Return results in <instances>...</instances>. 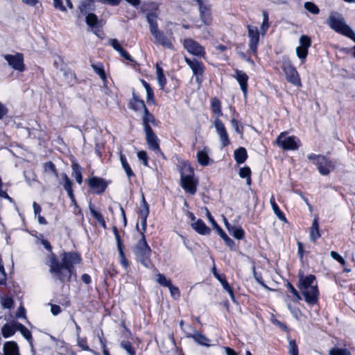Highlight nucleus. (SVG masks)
Here are the masks:
<instances>
[{
    "instance_id": "52",
    "label": "nucleus",
    "mask_w": 355,
    "mask_h": 355,
    "mask_svg": "<svg viewBox=\"0 0 355 355\" xmlns=\"http://www.w3.org/2000/svg\"><path fill=\"white\" fill-rule=\"evenodd\" d=\"M121 347L124 349L130 355H135V351L132 345V344L129 341H122L121 343Z\"/></svg>"
},
{
    "instance_id": "46",
    "label": "nucleus",
    "mask_w": 355,
    "mask_h": 355,
    "mask_svg": "<svg viewBox=\"0 0 355 355\" xmlns=\"http://www.w3.org/2000/svg\"><path fill=\"white\" fill-rule=\"evenodd\" d=\"M304 8L306 10H307L309 12L313 15H318L320 12L319 8L313 3L312 2H305L304 3Z\"/></svg>"
},
{
    "instance_id": "30",
    "label": "nucleus",
    "mask_w": 355,
    "mask_h": 355,
    "mask_svg": "<svg viewBox=\"0 0 355 355\" xmlns=\"http://www.w3.org/2000/svg\"><path fill=\"white\" fill-rule=\"evenodd\" d=\"M270 203L271 205L272 209L274 211V213L276 214L277 218L284 222L286 221V218L285 216L284 215L283 212L279 209L277 205L275 202V197L273 196H271L270 199Z\"/></svg>"
},
{
    "instance_id": "4",
    "label": "nucleus",
    "mask_w": 355,
    "mask_h": 355,
    "mask_svg": "<svg viewBox=\"0 0 355 355\" xmlns=\"http://www.w3.org/2000/svg\"><path fill=\"white\" fill-rule=\"evenodd\" d=\"M327 24L334 31L355 41V33L346 24L341 14L337 12H331L327 19Z\"/></svg>"
},
{
    "instance_id": "43",
    "label": "nucleus",
    "mask_w": 355,
    "mask_h": 355,
    "mask_svg": "<svg viewBox=\"0 0 355 355\" xmlns=\"http://www.w3.org/2000/svg\"><path fill=\"white\" fill-rule=\"evenodd\" d=\"M77 345L78 347H80L83 350L88 351L90 352H92L93 354H96L95 352L92 350L87 344V340L84 338H80L79 336H78L77 338Z\"/></svg>"
},
{
    "instance_id": "58",
    "label": "nucleus",
    "mask_w": 355,
    "mask_h": 355,
    "mask_svg": "<svg viewBox=\"0 0 355 355\" xmlns=\"http://www.w3.org/2000/svg\"><path fill=\"white\" fill-rule=\"evenodd\" d=\"M330 256L332 259L338 261L343 266L345 265V259L336 252L331 251L330 252Z\"/></svg>"
},
{
    "instance_id": "7",
    "label": "nucleus",
    "mask_w": 355,
    "mask_h": 355,
    "mask_svg": "<svg viewBox=\"0 0 355 355\" xmlns=\"http://www.w3.org/2000/svg\"><path fill=\"white\" fill-rule=\"evenodd\" d=\"M183 46L190 54L200 57L205 56V51L204 47L191 38L184 40Z\"/></svg>"
},
{
    "instance_id": "36",
    "label": "nucleus",
    "mask_w": 355,
    "mask_h": 355,
    "mask_svg": "<svg viewBox=\"0 0 355 355\" xmlns=\"http://www.w3.org/2000/svg\"><path fill=\"white\" fill-rule=\"evenodd\" d=\"M211 108L212 112L217 114V117L219 118L223 115L220 102L218 99L216 98L211 99Z\"/></svg>"
},
{
    "instance_id": "34",
    "label": "nucleus",
    "mask_w": 355,
    "mask_h": 355,
    "mask_svg": "<svg viewBox=\"0 0 355 355\" xmlns=\"http://www.w3.org/2000/svg\"><path fill=\"white\" fill-rule=\"evenodd\" d=\"M150 123H155V117L148 112V109H145V112H144L143 115V125L144 130H146V127H150Z\"/></svg>"
},
{
    "instance_id": "56",
    "label": "nucleus",
    "mask_w": 355,
    "mask_h": 355,
    "mask_svg": "<svg viewBox=\"0 0 355 355\" xmlns=\"http://www.w3.org/2000/svg\"><path fill=\"white\" fill-rule=\"evenodd\" d=\"M239 174L240 178H245L251 175V170L248 166L242 167L240 168Z\"/></svg>"
},
{
    "instance_id": "26",
    "label": "nucleus",
    "mask_w": 355,
    "mask_h": 355,
    "mask_svg": "<svg viewBox=\"0 0 355 355\" xmlns=\"http://www.w3.org/2000/svg\"><path fill=\"white\" fill-rule=\"evenodd\" d=\"M146 19L150 25V32L152 35L159 31L157 24V15L154 12L148 13Z\"/></svg>"
},
{
    "instance_id": "47",
    "label": "nucleus",
    "mask_w": 355,
    "mask_h": 355,
    "mask_svg": "<svg viewBox=\"0 0 355 355\" xmlns=\"http://www.w3.org/2000/svg\"><path fill=\"white\" fill-rule=\"evenodd\" d=\"M156 282L160 284L161 286L168 287L171 284V282L169 279H167L166 277L161 274L159 273L157 275Z\"/></svg>"
},
{
    "instance_id": "3",
    "label": "nucleus",
    "mask_w": 355,
    "mask_h": 355,
    "mask_svg": "<svg viewBox=\"0 0 355 355\" xmlns=\"http://www.w3.org/2000/svg\"><path fill=\"white\" fill-rule=\"evenodd\" d=\"M137 228L140 232L141 237L134 246L133 252L137 261L141 263L144 267L150 268L153 267V264L150 259L151 249L146 241L144 234L146 232L140 231L138 226H137Z\"/></svg>"
},
{
    "instance_id": "6",
    "label": "nucleus",
    "mask_w": 355,
    "mask_h": 355,
    "mask_svg": "<svg viewBox=\"0 0 355 355\" xmlns=\"http://www.w3.org/2000/svg\"><path fill=\"white\" fill-rule=\"evenodd\" d=\"M286 132H282L277 138V144L284 150H297L300 146V140L294 136L286 137Z\"/></svg>"
},
{
    "instance_id": "15",
    "label": "nucleus",
    "mask_w": 355,
    "mask_h": 355,
    "mask_svg": "<svg viewBox=\"0 0 355 355\" xmlns=\"http://www.w3.org/2000/svg\"><path fill=\"white\" fill-rule=\"evenodd\" d=\"M89 187L97 194H101L105 191L107 184L106 182L100 178L92 177L87 180Z\"/></svg>"
},
{
    "instance_id": "60",
    "label": "nucleus",
    "mask_w": 355,
    "mask_h": 355,
    "mask_svg": "<svg viewBox=\"0 0 355 355\" xmlns=\"http://www.w3.org/2000/svg\"><path fill=\"white\" fill-rule=\"evenodd\" d=\"M137 157L139 159L141 160L144 165L148 166V156L146 151L141 150L137 153Z\"/></svg>"
},
{
    "instance_id": "5",
    "label": "nucleus",
    "mask_w": 355,
    "mask_h": 355,
    "mask_svg": "<svg viewBox=\"0 0 355 355\" xmlns=\"http://www.w3.org/2000/svg\"><path fill=\"white\" fill-rule=\"evenodd\" d=\"M181 186L187 193L194 195L196 192L197 182L194 180V172L189 165H184L180 176Z\"/></svg>"
},
{
    "instance_id": "64",
    "label": "nucleus",
    "mask_w": 355,
    "mask_h": 355,
    "mask_svg": "<svg viewBox=\"0 0 355 355\" xmlns=\"http://www.w3.org/2000/svg\"><path fill=\"white\" fill-rule=\"evenodd\" d=\"M286 286L288 289L290 291V292L292 293L297 297V300H301L300 294L290 282L287 283Z\"/></svg>"
},
{
    "instance_id": "2",
    "label": "nucleus",
    "mask_w": 355,
    "mask_h": 355,
    "mask_svg": "<svg viewBox=\"0 0 355 355\" xmlns=\"http://www.w3.org/2000/svg\"><path fill=\"white\" fill-rule=\"evenodd\" d=\"M298 288L303 295L306 302L313 305L318 302L319 291L315 277L313 275L304 276L300 275Z\"/></svg>"
},
{
    "instance_id": "51",
    "label": "nucleus",
    "mask_w": 355,
    "mask_h": 355,
    "mask_svg": "<svg viewBox=\"0 0 355 355\" xmlns=\"http://www.w3.org/2000/svg\"><path fill=\"white\" fill-rule=\"evenodd\" d=\"M13 300L10 297H1V304L3 309H11L13 305Z\"/></svg>"
},
{
    "instance_id": "41",
    "label": "nucleus",
    "mask_w": 355,
    "mask_h": 355,
    "mask_svg": "<svg viewBox=\"0 0 355 355\" xmlns=\"http://www.w3.org/2000/svg\"><path fill=\"white\" fill-rule=\"evenodd\" d=\"M85 22L89 27L94 28L97 25L98 19L95 14L88 13L85 17Z\"/></svg>"
},
{
    "instance_id": "24",
    "label": "nucleus",
    "mask_w": 355,
    "mask_h": 355,
    "mask_svg": "<svg viewBox=\"0 0 355 355\" xmlns=\"http://www.w3.org/2000/svg\"><path fill=\"white\" fill-rule=\"evenodd\" d=\"M187 338H191L193 339L195 342L198 343L200 345L209 347V339L207 338L205 335L199 333L197 331H194L193 334H189L187 336Z\"/></svg>"
},
{
    "instance_id": "23",
    "label": "nucleus",
    "mask_w": 355,
    "mask_h": 355,
    "mask_svg": "<svg viewBox=\"0 0 355 355\" xmlns=\"http://www.w3.org/2000/svg\"><path fill=\"white\" fill-rule=\"evenodd\" d=\"M2 355H20L17 344L14 341L6 342L3 345Z\"/></svg>"
},
{
    "instance_id": "31",
    "label": "nucleus",
    "mask_w": 355,
    "mask_h": 355,
    "mask_svg": "<svg viewBox=\"0 0 355 355\" xmlns=\"http://www.w3.org/2000/svg\"><path fill=\"white\" fill-rule=\"evenodd\" d=\"M120 162L128 178L130 179V178L135 176L133 171H132L128 163L127 162L125 156L123 154H122V153H120Z\"/></svg>"
},
{
    "instance_id": "35",
    "label": "nucleus",
    "mask_w": 355,
    "mask_h": 355,
    "mask_svg": "<svg viewBox=\"0 0 355 355\" xmlns=\"http://www.w3.org/2000/svg\"><path fill=\"white\" fill-rule=\"evenodd\" d=\"M198 163L202 166H207L209 164V157L205 150H200L197 153Z\"/></svg>"
},
{
    "instance_id": "50",
    "label": "nucleus",
    "mask_w": 355,
    "mask_h": 355,
    "mask_svg": "<svg viewBox=\"0 0 355 355\" xmlns=\"http://www.w3.org/2000/svg\"><path fill=\"white\" fill-rule=\"evenodd\" d=\"M62 184L63 187L65 189V191H68L72 189V182L69 178L67 175L66 173H63L62 175Z\"/></svg>"
},
{
    "instance_id": "14",
    "label": "nucleus",
    "mask_w": 355,
    "mask_h": 355,
    "mask_svg": "<svg viewBox=\"0 0 355 355\" xmlns=\"http://www.w3.org/2000/svg\"><path fill=\"white\" fill-rule=\"evenodd\" d=\"M214 127L218 135L220 137V142L222 144L223 147L227 146L230 144V140L228 138V135L227 133L226 129L222 121L216 117L214 121Z\"/></svg>"
},
{
    "instance_id": "63",
    "label": "nucleus",
    "mask_w": 355,
    "mask_h": 355,
    "mask_svg": "<svg viewBox=\"0 0 355 355\" xmlns=\"http://www.w3.org/2000/svg\"><path fill=\"white\" fill-rule=\"evenodd\" d=\"M98 2L103 3V4H107L112 6H118L121 0H96Z\"/></svg>"
},
{
    "instance_id": "10",
    "label": "nucleus",
    "mask_w": 355,
    "mask_h": 355,
    "mask_svg": "<svg viewBox=\"0 0 355 355\" xmlns=\"http://www.w3.org/2000/svg\"><path fill=\"white\" fill-rule=\"evenodd\" d=\"M155 37V44L161 45L164 48L174 50V46L172 40H174L173 33L170 32L169 37H167L163 32L158 31L153 35Z\"/></svg>"
},
{
    "instance_id": "8",
    "label": "nucleus",
    "mask_w": 355,
    "mask_h": 355,
    "mask_svg": "<svg viewBox=\"0 0 355 355\" xmlns=\"http://www.w3.org/2000/svg\"><path fill=\"white\" fill-rule=\"evenodd\" d=\"M299 41L300 45L296 48L295 52L302 63H304L308 55V49L310 47L311 42L310 37L306 35H302Z\"/></svg>"
},
{
    "instance_id": "45",
    "label": "nucleus",
    "mask_w": 355,
    "mask_h": 355,
    "mask_svg": "<svg viewBox=\"0 0 355 355\" xmlns=\"http://www.w3.org/2000/svg\"><path fill=\"white\" fill-rule=\"evenodd\" d=\"M141 83L144 85V88L146 90L147 102L148 103L153 102V101H154V99H153L154 94H153V89H151V87L149 85V84L147 83L145 80H141Z\"/></svg>"
},
{
    "instance_id": "28",
    "label": "nucleus",
    "mask_w": 355,
    "mask_h": 355,
    "mask_svg": "<svg viewBox=\"0 0 355 355\" xmlns=\"http://www.w3.org/2000/svg\"><path fill=\"white\" fill-rule=\"evenodd\" d=\"M234 157L236 163L239 164L243 163L248 157V154L245 148L240 147L238 149H236L234 151Z\"/></svg>"
},
{
    "instance_id": "12",
    "label": "nucleus",
    "mask_w": 355,
    "mask_h": 355,
    "mask_svg": "<svg viewBox=\"0 0 355 355\" xmlns=\"http://www.w3.org/2000/svg\"><path fill=\"white\" fill-rule=\"evenodd\" d=\"M284 71L288 82L300 87L302 85L299 74L295 68L290 63L284 64Z\"/></svg>"
},
{
    "instance_id": "17",
    "label": "nucleus",
    "mask_w": 355,
    "mask_h": 355,
    "mask_svg": "<svg viewBox=\"0 0 355 355\" xmlns=\"http://www.w3.org/2000/svg\"><path fill=\"white\" fill-rule=\"evenodd\" d=\"M185 62L192 70L193 74L196 76V80L200 81V76H202L204 72V66L201 62L193 59L191 60L187 57H185Z\"/></svg>"
},
{
    "instance_id": "39",
    "label": "nucleus",
    "mask_w": 355,
    "mask_h": 355,
    "mask_svg": "<svg viewBox=\"0 0 355 355\" xmlns=\"http://www.w3.org/2000/svg\"><path fill=\"white\" fill-rule=\"evenodd\" d=\"M72 176L75 178L76 182L80 184L83 182V177L80 166L78 164H73L72 165Z\"/></svg>"
},
{
    "instance_id": "57",
    "label": "nucleus",
    "mask_w": 355,
    "mask_h": 355,
    "mask_svg": "<svg viewBox=\"0 0 355 355\" xmlns=\"http://www.w3.org/2000/svg\"><path fill=\"white\" fill-rule=\"evenodd\" d=\"M120 257V262L124 268H128L129 266L128 260L125 259V254L123 248L118 250Z\"/></svg>"
},
{
    "instance_id": "18",
    "label": "nucleus",
    "mask_w": 355,
    "mask_h": 355,
    "mask_svg": "<svg viewBox=\"0 0 355 355\" xmlns=\"http://www.w3.org/2000/svg\"><path fill=\"white\" fill-rule=\"evenodd\" d=\"M199 7L200 17L205 24H209L211 22V10L208 5L204 3L202 0H195Z\"/></svg>"
},
{
    "instance_id": "16",
    "label": "nucleus",
    "mask_w": 355,
    "mask_h": 355,
    "mask_svg": "<svg viewBox=\"0 0 355 355\" xmlns=\"http://www.w3.org/2000/svg\"><path fill=\"white\" fill-rule=\"evenodd\" d=\"M248 34L250 39L249 49L254 54L259 42V33L257 27L248 26Z\"/></svg>"
},
{
    "instance_id": "19",
    "label": "nucleus",
    "mask_w": 355,
    "mask_h": 355,
    "mask_svg": "<svg viewBox=\"0 0 355 355\" xmlns=\"http://www.w3.org/2000/svg\"><path fill=\"white\" fill-rule=\"evenodd\" d=\"M149 214V206L144 196H142L141 203L139 207V216L141 218V231L146 232L147 227V218Z\"/></svg>"
},
{
    "instance_id": "32",
    "label": "nucleus",
    "mask_w": 355,
    "mask_h": 355,
    "mask_svg": "<svg viewBox=\"0 0 355 355\" xmlns=\"http://www.w3.org/2000/svg\"><path fill=\"white\" fill-rule=\"evenodd\" d=\"M15 327L17 330L19 331L21 335L28 340L31 341L32 338V335L31 331L22 324L19 322L15 323Z\"/></svg>"
},
{
    "instance_id": "38",
    "label": "nucleus",
    "mask_w": 355,
    "mask_h": 355,
    "mask_svg": "<svg viewBox=\"0 0 355 355\" xmlns=\"http://www.w3.org/2000/svg\"><path fill=\"white\" fill-rule=\"evenodd\" d=\"M262 15H263V22L261 25L260 30H261V35H264L270 26L269 25V17H268V14L267 11H266V10H263L262 12Z\"/></svg>"
},
{
    "instance_id": "49",
    "label": "nucleus",
    "mask_w": 355,
    "mask_h": 355,
    "mask_svg": "<svg viewBox=\"0 0 355 355\" xmlns=\"http://www.w3.org/2000/svg\"><path fill=\"white\" fill-rule=\"evenodd\" d=\"M329 355H352L351 352L347 349L332 348L329 350Z\"/></svg>"
},
{
    "instance_id": "40",
    "label": "nucleus",
    "mask_w": 355,
    "mask_h": 355,
    "mask_svg": "<svg viewBox=\"0 0 355 355\" xmlns=\"http://www.w3.org/2000/svg\"><path fill=\"white\" fill-rule=\"evenodd\" d=\"M62 75L64 76V80L68 84H73L75 83L76 76L75 74L70 70L61 69Z\"/></svg>"
},
{
    "instance_id": "42",
    "label": "nucleus",
    "mask_w": 355,
    "mask_h": 355,
    "mask_svg": "<svg viewBox=\"0 0 355 355\" xmlns=\"http://www.w3.org/2000/svg\"><path fill=\"white\" fill-rule=\"evenodd\" d=\"M92 67L94 71L100 76L102 80H105L106 76L103 69V66L101 63L92 64Z\"/></svg>"
},
{
    "instance_id": "44",
    "label": "nucleus",
    "mask_w": 355,
    "mask_h": 355,
    "mask_svg": "<svg viewBox=\"0 0 355 355\" xmlns=\"http://www.w3.org/2000/svg\"><path fill=\"white\" fill-rule=\"evenodd\" d=\"M44 170L46 173H52L56 178H58V173L52 162H47L44 163Z\"/></svg>"
},
{
    "instance_id": "61",
    "label": "nucleus",
    "mask_w": 355,
    "mask_h": 355,
    "mask_svg": "<svg viewBox=\"0 0 355 355\" xmlns=\"http://www.w3.org/2000/svg\"><path fill=\"white\" fill-rule=\"evenodd\" d=\"M253 274H254V277L256 279V281L260 284L264 288L267 289V290H269L270 291L271 289L268 287L263 282L262 280V277L261 276V275H258L256 272H255V269L254 268L253 269Z\"/></svg>"
},
{
    "instance_id": "29",
    "label": "nucleus",
    "mask_w": 355,
    "mask_h": 355,
    "mask_svg": "<svg viewBox=\"0 0 355 355\" xmlns=\"http://www.w3.org/2000/svg\"><path fill=\"white\" fill-rule=\"evenodd\" d=\"M320 237L319 225L317 218H314L310 231V239L313 241Z\"/></svg>"
},
{
    "instance_id": "37",
    "label": "nucleus",
    "mask_w": 355,
    "mask_h": 355,
    "mask_svg": "<svg viewBox=\"0 0 355 355\" xmlns=\"http://www.w3.org/2000/svg\"><path fill=\"white\" fill-rule=\"evenodd\" d=\"M15 330L17 329L15 327V324L12 325L6 324L1 329V334L4 338H8L15 334Z\"/></svg>"
},
{
    "instance_id": "27",
    "label": "nucleus",
    "mask_w": 355,
    "mask_h": 355,
    "mask_svg": "<svg viewBox=\"0 0 355 355\" xmlns=\"http://www.w3.org/2000/svg\"><path fill=\"white\" fill-rule=\"evenodd\" d=\"M132 98L134 102L130 103V107L133 109L135 111H140L142 110L143 112H145V109H147L144 101L140 100L135 94V92L132 93Z\"/></svg>"
},
{
    "instance_id": "55",
    "label": "nucleus",
    "mask_w": 355,
    "mask_h": 355,
    "mask_svg": "<svg viewBox=\"0 0 355 355\" xmlns=\"http://www.w3.org/2000/svg\"><path fill=\"white\" fill-rule=\"evenodd\" d=\"M169 291H170V293H171V296L174 298V299H177V298H179L180 296V290L178 287L173 286L172 284L168 287Z\"/></svg>"
},
{
    "instance_id": "1",
    "label": "nucleus",
    "mask_w": 355,
    "mask_h": 355,
    "mask_svg": "<svg viewBox=\"0 0 355 355\" xmlns=\"http://www.w3.org/2000/svg\"><path fill=\"white\" fill-rule=\"evenodd\" d=\"M62 263L59 261L56 256L51 254L46 259V265L49 267V272L53 278L61 282L69 281L74 266L81 261L78 254L75 252H64L60 255Z\"/></svg>"
},
{
    "instance_id": "59",
    "label": "nucleus",
    "mask_w": 355,
    "mask_h": 355,
    "mask_svg": "<svg viewBox=\"0 0 355 355\" xmlns=\"http://www.w3.org/2000/svg\"><path fill=\"white\" fill-rule=\"evenodd\" d=\"M109 43L112 46V48L119 53L123 49L116 39L110 40Z\"/></svg>"
},
{
    "instance_id": "22",
    "label": "nucleus",
    "mask_w": 355,
    "mask_h": 355,
    "mask_svg": "<svg viewBox=\"0 0 355 355\" xmlns=\"http://www.w3.org/2000/svg\"><path fill=\"white\" fill-rule=\"evenodd\" d=\"M192 228L201 235H208L211 232V229L208 227L202 220L198 219L191 224Z\"/></svg>"
},
{
    "instance_id": "48",
    "label": "nucleus",
    "mask_w": 355,
    "mask_h": 355,
    "mask_svg": "<svg viewBox=\"0 0 355 355\" xmlns=\"http://www.w3.org/2000/svg\"><path fill=\"white\" fill-rule=\"evenodd\" d=\"M218 234L220 236V237L224 240L225 243L230 248H233L234 245V242L233 240H232L230 237L227 236L225 232L220 228L218 227Z\"/></svg>"
},
{
    "instance_id": "53",
    "label": "nucleus",
    "mask_w": 355,
    "mask_h": 355,
    "mask_svg": "<svg viewBox=\"0 0 355 355\" xmlns=\"http://www.w3.org/2000/svg\"><path fill=\"white\" fill-rule=\"evenodd\" d=\"M288 349H289V353L291 355H298L297 346L294 340H291L289 341Z\"/></svg>"
},
{
    "instance_id": "13",
    "label": "nucleus",
    "mask_w": 355,
    "mask_h": 355,
    "mask_svg": "<svg viewBox=\"0 0 355 355\" xmlns=\"http://www.w3.org/2000/svg\"><path fill=\"white\" fill-rule=\"evenodd\" d=\"M146 139L149 149L155 153H161L159 144V139L150 127H146L144 130Z\"/></svg>"
},
{
    "instance_id": "20",
    "label": "nucleus",
    "mask_w": 355,
    "mask_h": 355,
    "mask_svg": "<svg viewBox=\"0 0 355 355\" xmlns=\"http://www.w3.org/2000/svg\"><path fill=\"white\" fill-rule=\"evenodd\" d=\"M234 72L235 73L232 76L239 83L241 89L243 92L244 96H245L247 95L248 90V76L245 72L240 71L239 69H235Z\"/></svg>"
},
{
    "instance_id": "62",
    "label": "nucleus",
    "mask_w": 355,
    "mask_h": 355,
    "mask_svg": "<svg viewBox=\"0 0 355 355\" xmlns=\"http://www.w3.org/2000/svg\"><path fill=\"white\" fill-rule=\"evenodd\" d=\"M53 6L55 9H59L60 10L66 12L67 8L62 4V0H53Z\"/></svg>"
},
{
    "instance_id": "25",
    "label": "nucleus",
    "mask_w": 355,
    "mask_h": 355,
    "mask_svg": "<svg viewBox=\"0 0 355 355\" xmlns=\"http://www.w3.org/2000/svg\"><path fill=\"white\" fill-rule=\"evenodd\" d=\"M146 19L150 25V32L152 35L159 31L157 24V15L154 12L148 13Z\"/></svg>"
},
{
    "instance_id": "33",
    "label": "nucleus",
    "mask_w": 355,
    "mask_h": 355,
    "mask_svg": "<svg viewBox=\"0 0 355 355\" xmlns=\"http://www.w3.org/2000/svg\"><path fill=\"white\" fill-rule=\"evenodd\" d=\"M229 233L235 239L240 240L244 236V231L241 227L232 226L228 227Z\"/></svg>"
},
{
    "instance_id": "9",
    "label": "nucleus",
    "mask_w": 355,
    "mask_h": 355,
    "mask_svg": "<svg viewBox=\"0 0 355 355\" xmlns=\"http://www.w3.org/2000/svg\"><path fill=\"white\" fill-rule=\"evenodd\" d=\"M318 159L319 162L316 165L321 175H328L336 168V162L329 159L326 156L322 155Z\"/></svg>"
},
{
    "instance_id": "21",
    "label": "nucleus",
    "mask_w": 355,
    "mask_h": 355,
    "mask_svg": "<svg viewBox=\"0 0 355 355\" xmlns=\"http://www.w3.org/2000/svg\"><path fill=\"white\" fill-rule=\"evenodd\" d=\"M96 5L94 0H81L78 5V10L82 15H86L90 12L95 10Z\"/></svg>"
},
{
    "instance_id": "54",
    "label": "nucleus",
    "mask_w": 355,
    "mask_h": 355,
    "mask_svg": "<svg viewBox=\"0 0 355 355\" xmlns=\"http://www.w3.org/2000/svg\"><path fill=\"white\" fill-rule=\"evenodd\" d=\"M89 211H90V213L92 215V216L98 221V222H100L101 220H103L104 219L103 215L96 211L94 208H93V206L92 205H89Z\"/></svg>"
},
{
    "instance_id": "11",
    "label": "nucleus",
    "mask_w": 355,
    "mask_h": 355,
    "mask_svg": "<svg viewBox=\"0 0 355 355\" xmlns=\"http://www.w3.org/2000/svg\"><path fill=\"white\" fill-rule=\"evenodd\" d=\"M8 64L15 70L23 71L24 70V58L22 54L17 53L15 55L6 54L3 55Z\"/></svg>"
}]
</instances>
